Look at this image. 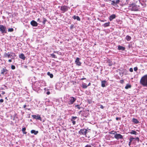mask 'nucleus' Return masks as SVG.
I'll return each instance as SVG.
<instances>
[{"instance_id": "obj_1", "label": "nucleus", "mask_w": 147, "mask_h": 147, "mask_svg": "<svg viewBox=\"0 0 147 147\" xmlns=\"http://www.w3.org/2000/svg\"><path fill=\"white\" fill-rule=\"evenodd\" d=\"M140 83L143 86L147 87V74L141 78Z\"/></svg>"}, {"instance_id": "obj_2", "label": "nucleus", "mask_w": 147, "mask_h": 147, "mask_svg": "<svg viewBox=\"0 0 147 147\" xmlns=\"http://www.w3.org/2000/svg\"><path fill=\"white\" fill-rule=\"evenodd\" d=\"M0 32L2 34L7 33V29L5 26L0 24Z\"/></svg>"}, {"instance_id": "obj_3", "label": "nucleus", "mask_w": 147, "mask_h": 147, "mask_svg": "<svg viewBox=\"0 0 147 147\" xmlns=\"http://www.w3.org/2000/svg\"><path fill=\"white\" fill-rule=\"evenodd\" d=\"M139 6H138L135 4H132L130 6L131 8L130 9L133 11H138L139 9Z\"/></svg>"}, {"instance_id": "obj_4", "label": "nucleus", "mask_w": 147, "mask_h": 147, "mask_svg": "<svg viewBox=\"0 0 147 147\" xmlns=\"http://www.w3.org/2000/svg\"><path fill=\"white\" fill-rule=\"evenodd\" d=\"M76 98L75 97L73 96L70 97L68 99V104L69 105H72L76 101Z\"/></svg>"}, {"instance_id": "obj_5", "label": "nucleus", "mask_w": 147, "mask_h": 147, "mask_svg": "<svg viewBox=\"0 0 147 147\" xmlns=\"http://www.w3.org/2000/svg\"><path fill=\"white\" fill-rule=\"evenodd\" d=\"M88 130L85 129H81L78 132L79 134L80 135H86L87 133Z\"/></svg>"}, {"instance_id": "obj_6", "label": "nucleus", "mask_w": 147, "mask_h": 147, "mask_svg": "<svg viewBox=\"0 0 147 147\" xmlns=\"http://www.w3.org/2000/svg\"><path fill=\"white\" fill-rule=\"evenodd\" d=\"M69 7L65 5H63L61 7L60 9L62 11V13H64L68 10Z\"/></svg>"}, {"instance_id": "obj_7", "label": "nucleus", "mask_w": 147, "mask_h": 147, "mask_svg": "<svg viewBox=\"0 0 147 147\" xmlns=\"http://www.w3.org/2000/svg\"><path fill=\"white\" fill-rule=\"evenodd\" d=\"M11 53H12V52H8V53H5L4 54V56L5 57L8 58H11L13 59L12 57H13L12 55H11Z\"/></svg>"}, {"instance_id": "obj_8", "label": "nucleus", "mask_w": 147, "mask_h": 147, "mask_svg": "<svg viewBox=\"0 0 147 147\" xmlns=\"http://www.w3.org/2000/svg\"><path fill=\"white\" fill-rule=\"evenodd\" d=\"M114 137L117 140L122 139L123 138V136L122 135L120 134L117 133L114 135Z\"/></svg>"}, {"instance_id": "obj_9", "label": "nucleus", "mask_w": 147, "mask_h": 147, "mask_svg": "<svg viewBox=\"0 0 147 147\" xmlns=\"http://www.w3.org/2000/svg\"><path fill=\"white\" fill-rule=\"evenodd\" d=\"M32 116L34 119L39 120L40 121H42L41 118V117L40 115L39 114H37V115H32Z\"/></svg>"}, {"instance_id": "obj_10", "label": "nucleus", "mask_w": 147, "mask_h": 147, "mask_svg": "<svg viewBox=\"0 0 147 147\" xmlns=\"http://www.w3.org/2000/svg\"><path fill=\"white\" fill-rule=\"evenodd\" d=\"M8 71L6 69L5 67L3 68L1 71V74L3 75L6 74L8 72Z\"/></svg>"}, {"instance_id": "obj_11", "label": "nucleus", "mask_w": 147, "mask_h": 147, "mask_svg": "<svg viewBox=\"0 0 147 147\" xmlns=\"http://www.w3.org/2000/svg\"><path fill=\"white\" fill-rule=\"evenodd\" d=\"M80 59L78 57H77L75 61V63L78 66H80L81 64V63L80 61Z\"/></svg>"}, {"instance_id": "obj_12", "label": "nucleus", "mask_w": 147, "mask_h": 147, "mask_svg": "<svg viewBox=\"0 0 147 147\" xmlns=\"http://www.w3.org/2000/svg\"><path fill=\"white\" fill-rule=\"evenodd\" d=\"M30 24L33 26L36 27L38 26V23L34 20H33L30 22Z\"/></svg>"}, {"instance_id": "obj_13", "label": "nucleus", "mask_w": 147, "mask_h": 147, "mask_svg": "<svg viewBox=\"0 0 147 147\" xmlns=\"http://www.w3.org/2000/svg\"><path fill=\"white\" fill-rule=\"evenodd\" d=\"M116 17L115 15V14H113L110 16L109 17V19L110 21L112 20L113 19L115 18Z\"/></svg>"}, {"instance_id": "obj_14", "label": "nucleus", "mask_w": 147, "mask_h": 147, "mask_svg": "<svg viewBox=\"0 0 147 147\" xmlns=\"http://www.w3.org/2000/svg\"><path fill=\"white\" fill-rule=\"evenodd\" d=\"M72 18H73L74 20L76 19L77 20L79 21H80V18L78 16H76L74 15L73 16Z\"/></svg>"}, {"instance_id": "obj_15", "label": "nucleus", "mask_w": 147, "mask_h": 147, "mask_svg": "<svg viewBox=\"0 0 147 147\" xmlns=\"http://www.w3.org/2000/svg\"><path fill=\"white\" fill-rule=\"evenodd\" d=\"M19 56L20 58L24 60H25V59L26 57H25L23 53H21L20 54Z\"/></svg>"}, {"instance_id": "obj_16", "label": "nucleus", "mask_w": 147, "mask_h": 147, "mask_svg": "<svg viewBox=\"0 0 147 147\" xmlns=\"http://www.w3.org/2000/svg\"><path fill=\"white\" fill-rule=\"evenodd\" d=\"M118 49L119 50H121L124 51L125 49V48L120 45L118 47Z\"/></svg>"}, {"instance_id": "obj_17", "label": "nucleus", "mask_w": 147, "mask_h": 147, "mask_svg": "<svg viewBox=\"0 0 147 147\" xmlns=\"http://www.w3.org/2000/svg\"><path fill=\"white\" fill-rule=\"evenodd\" d=\"M106 83V81L105 80L102 81H101V86L102 87H105V84Z\"/></svg>"}, {"instance_id": "obj_18", "label": "nucleus", "mask_w": 147, "mask_h": 147, "mask_svg": "<svg viewBox=\"0 0 147 147\" xmlns=\"http://www.w3.org/2000/svg\"><path fill=\"white\" fill-rule=\"evenodd\" d=\"M132 121L135 124H138L139 123L138 120L135 118H133L132 119Z\"/></svg>"}, {"instance_id": "obj_19", "label": "nucleus", "mask_w": 147, "mask_h": 147, "mask_svg": "<svg viewBox=\"0 0 147 147\" xmlns=\"http://www.w3.org/2000/svg\"><path fill=\"white\" fill-rule=\"evenodd\" d=\"M31 134H34V135H36L38 133V131H36L34 130H32L31 131Z\"/></svg>"}, {"instance_id": "obj_20", "label": "nucleus", "mask_w": 147, "mask_h": 147, "mask_svg": "<svg viewBox=\"0 0 147 147\" xmlns=\"http://www.w3.org/2000/svg\"><path fill=\"white\" fill-rule=\"evenodd\" d=\"M110 23L109 22L107 23H105L102 25V26L104 27H106L109 26Z\"/></svg>"}, {"instance_id": "obj_21", "label": "nucleus", "mask_w": 147, "mask_h": 147, "mask_svg": "<svg viewBox=\"0 0 147 147\" xmlns=\"http://www.w3.org/2000/svg\"><path fill=\"white\" fill-rule=\"evenodd\" d=\"M125 39L127 41H129L131 40V37L130 36L127 35L126 36Z\"/></svg>"}, {"instance_id": "obj_22", "label": "nucleus", "mask_w": 147, "mask_h": 147, "mask_svg": "<svg viewBox=\"0 0 147 147\" xmlns=\"http://www.w3.org/2000/svg\"><path fill=\"white\" fill-rule=\"evenodd\" d=\"M130 133L131 134H134L135 135H136L137 134V132L136 131L134 130H132L131 132H130Z\"/></svg>"}, {"instance_id": "obj_23", "label": "nucleus", "mask_w": 147, "mask_h": 147, "mask_svg": "<svg viewBox=\"0 0 147 147\" xmlns=\"http://www.w3.org/2000/svg\"><path fill=\"white\" fill-rule=\"evenodd\" d=\"M88 113L85 112L84 113L83 116L84 117H87L88 116Z\"/></svg>"}, {"instance_id": "obj_24", "label": "nucleus", "mask_w": 147, "mask_h": 147, "mask_svg": "<svg viewBox=\"0 0 147 147\" xmlns=\"http://www.w3.org/2000/svg\"><path fill=\"white\" fill-rule=\"evenodd\" d=\"M43 22L42 23L43 24H45L46 23V22L47 21V20L44 18H42Z\"/></svg>"}, {"instance_id": "obj_25", "label": "nucleus", "mask_w": 147, "mask_h": 147, "mask_svg": "<svg viewBox=\"0 0 147 147\" xmlns=\"http://www.w3.org/2000/svg\"><path fill=\"white\" fill-rule=\"evenodd\" d=\"M131 87V86L129 84H127L125 87V88L127 89L129 88H130Z\"/></svg>"}, {"instance_id": "obj_26", "label": "nucleus", "mask_w": 147, "mask_h": 147, "mask_svg": "<svg viewBox=\"0 0 147 147\" xmlns=\"http://www.w3.org/2000/svg\"><path fill=\"white\" fill-rule=\"evenodd\" d=\"M47 75L49 76L51 78H52L53 77V75L52 74L50 73L49 72H48L47 73Z\"/></svg>"}, {"instance_id": "obj_27", "label": "nucleus", "mask_w": 147, "mask_h": 147, "mask_svg": "<svg viewBox=\"0 0 147 147\" xmlns=\"http://www.w3.org/2000/svg\"><path fill=\"white\" fill-rule=\"evenodd\" d=\"M88 86L85 83H84L82 84V87L84 88H86Z\"/></svg>"}, {"instance_id": "obj_28", "label": "nucleus", "mask_w": 147, "mask_h": 147, "mask_svg": "<svg viewBox=\"0 0 147 147\" xmlns=\"http://www.w3.org/2000/svg\"><path fill=\"white\" fill-rule=\"evenodd\" d=\"M109 65L110 66H112L113 64L112 61H111V60H109Z\"/></svg>"}, {"instance_id": "obj_29", "label": "nucleus", "mask_w": 147, "mask_h": 147, "mask_svg": "<svg viewBox=\"0 0 147 147\" xmlns=\"http://www.w3.org/2000/svg\"><path fill=\"white\" fill-rule=\"evenodd\" d=\"M110 133V134H113L115 135L117 133L116 131H115L113 130L112 131H111V132Z\"/></svg>"}, {"instance_id": "obj_30", "label": "nucleus", "mask_w": 147, "mask_h": 147, "mask_svg": "<svg viewBox=\"0 0 147 147\" xmlns=\"http://www.w3.org/2000/svg\"><path fill=\"white\" fill-rule=\"evenodd\" d=\"M51 57L53 58H57V57L55 55L53 54H51Z\"/></svg>"}, {"instance_id": "obj_31", "label": "nucleus", "mask_w": 147, "mask_h": 147, "mask_svg": "<svg viewBox=\"0 0 147 147\" xmlns=\"http://www.w3.org/2000/svg\"><path fill=\"white\" fill-rule=\"evenodd\" d=\"M13 31V28H9L8 30V31L9 32H12Z\"/></svg>"}, {"instance_id": "obj_32", "label": "nucleus", "mask_w": 147, "mask_h": 147, "mask_svg": "<svg viewBox=\"0 0 147 147\" xmlns=\"http://www.w3.org/2000/svg\"><path fill=\"white\" fill-rule=\"evenodd\" d=\"M135 138H134L133 137L131 136L129 139V141H130V142H132L133 140Z\"/></svg>"}, {"instance_id": "obj_33", "label": "nucleus", "mask_w": 147, "mask_h": 147, "mask_svg": "<svg viewBox=\"0 0 147 147\" xmlns=\"http://www.w3.org/2000/svg\"><path fill=\"white\" fill-rule=\"evenodd\" d=\"M112 3H111V4L113 5H116L115 3V1H112Z\"/></svg>"}, {"instance_id": "obj_34", "label": "nucleus", "mask_w": 147, "mask_h": 147, "mask_svg": "<svg viewBox=\"0 0 147 147\" xmlns=\"http://www.w3.org/2000/svg\"><path fill=\"white\" fill-rule=\"evenodd\" d=\"M3 86L4 87H1L0 88V90H4L5 89V88H6L7 87V86H5V85H3Z\"/></svg>"}, {"instance_id": "obj_35", "label": "nucleus", "mask_w": 147, "mask_h": 147, "mask_svg": "<svg viewBox=\"0 0 147 147\" xmlns=\"http://www.w3.org/2000/svg\"><path fill=\"white\" fill-rule=\"evenodd\" d=\"M77 118V117H76L72 116L71 117V120H75Z\"/></svg>"}, {"instance_id": "obj_36", "label": "nucleus", "mask_w": 147, "mask_h": 147, "mask_svg": "<svg viewBox=\"0 0 147 147\" xmlns=\"http://www.w3.org/2000/svg\"><path fill=\"white\" fill-rule=\"evenodd\" d=\"M75 107H77V108L78 109H80L81 108V107H80V105H75Z\"/></svg>"}, {"instance_id": "obj_37", "label": "nucleus", "mask_w": 147, "mask_h": 147, "mask_svg": "<svg viewBox=\"0 0 147 147\" xmlns=\"http://www.w3.org/2000/svg\"><path fill=\"white\" fill-rule=\"evenodd\" d=\"M41 19L40 18H39L37 19V21L38 22H39L40 23L41 22Z\"/></svg>"}, {"instance_id": "obj_38", "label": "nucleus", "mask_w": 147, "mask_h": 147, "mask_svg": "<svg viewBox=\"0 0 147 147\" xmlns=\"http://www.w3.org/2000/svg\"><path fill=\"white\" fill-rule=\"evenodd\" d=\"M15 66L14 65H12L11 66V68L12 69H15Z\"/></svg>"}, {"instance_id": "obj_39", "label": "nucleus", "mask_w": 147, "mask_h": 147, "mask_svg": "<svg viewBox=\"0 0 147 147\" xmlns=\"http://www.w3.org/2000/svg\"><path fill=\"white\" fill-rule=\"evenodd\" d=\"M74 26L73 24H71L70 26V28L71 29H72Z\"/></svg>"}, {"instance_id": "obj_40", "label": "nucleus", "mask_w": 147, "mask_h": 147, "mask_svg": "<svg viewBox=\"0 0 147 147\" xmlns=\"http://www.w3.org/2000/svg\"><path fill=\"white\" fill-rule=\"evenodd\" d=\"M115 3L116 4H118L119 2H120V0H116L115 1Z\"/></svg>"}, {"instance_id": "obj_41", "label": "nucleus", "mask_w": 147, "mask_h": 147, "mask_svg": "<svg viewBox=\"0 0 147 147\" xmlns=\"http://www.w3.org/2000/svg\"><path fill=\"white\" fill-rule=\"evenodd\" d=\"M134 139L138 141V142L140 140L139 138L138 137H136V138H135Z\"/></svg>"}, {"instance_id": "obj_42", "label": "nucleus", "mask_w": 147, "mask_h": 147, "mask_svg": "<svg viewBox=\"0 0 147 147\" xmlns=\"http://www.w3.org/2000/svg\"><path fill=\"white\" fill-rule=\"evenodd\" d=\"M84 147H92L91 145L90 144H87Z\"/></svg>"}, {"instance_id": "obj_43", "label": "nucleus", "mask_w": 147, "mask_h": 147, "mask_svg": "<svg viewBox=\"0 0 147 147\" xmlns=\"http://www.w3.org/2000/svg\"><path fill=\"white\" fill-rule=\"evenodd\" d=\"M71 121L72 122V123L74 125L76 124V121H74V120H71Z\"/></svg>"}, {"instance_id": "obj_44", "label": "nucleus", "mask_w": 147, "mask_h": 147, "mask_svg": "<svg viewBox=\"0 0 147 147\" xmlns=\"http://www.w3.org/2000/svg\"><path fill=\"white\" fill-rule=\"evenodd\" d=\"M134 70L135 71H136L138 70V68L137 67H135L134 68Z\"/></svg>"}, {"instance_id": "obj_45", "label": "nucleus", "mask_w": 147, "mask_h": 147, "mask_svg": "<svg viewBox=\"0 0 147 147\" xmlns=\"http://www.w3.org/2000/svg\"><path fill=\"white\" fill-rule=\"evenodd\" d=\"M26 130V128L25 127H23L22 128V131H25Z\"/></svg>"}, {"instance_id": "obj_46", "label": "nucleus", "mask_w": 147, "mask_h": 147, "mask_svg": "<svg viewBox=\"0 0 147 147\" xmlns=\"http://www.w3.org/2000/svg\"><path fill=\"white\" fill-rule=\"evenodd\" d=\"M129 71L131 72H132L133 71V69L132 68H130L129 69Z\"/></svg>"}, {"instance_id": "obj_47", "label": "nucleus", "mask_w": 147, "mask_h": 147, "mask_svg": "<svg viewBox=\"0 0 147 147\" xmlns=\"http://www.w3.org/2000/svg\"><path fill=\"white\" fill-rule=\"evenodd\" d=\"M4 101V100L3 99H1L0 100V102L2 103Z\"/></svg>"}, {"instance_id": "obj_48", "label": "nucleus", "mask_w": 147, "mask_h": 147, "mask_svg": "<svg viewBox=\"0 0 147 147\" xmlns=\"http://www.w3.org/2000/svg\"><path fill=\"white\" fill-rule=\"evenodd\" d=\"M121 119V118H119V117H117L116 118V119L117 120H118L119 119V120H120Z\"/></svg>"}, {"instance_id": "obj_49", "label": "nucleus", "mask_w": 147, "mask_h": 147, "mask_svg": "<svg viewBox=\"0 0 147 147\" xmlns=\"http://www.w3.org/2000/svg\"><path fill=\"white\" fill-rule=\"evenodd\" d=\"M100 108L101 109H103L104 108V107L102 105H100Z\"/></svg>"}, {"instance_id": "obj_50", "label": "nucleus", "mask_w": 147, "mask_h": 147, "mask_svg": "<svg viewBox=\"0 0 147 147\" xmlns=\"http://www.w3.org/2000/svg\"><path fill=\"white\" fill-rule=\"evenodd\" d=\"M11 55H12L13 57L15 56H16L15 54L12 53H11Z\"/></svg>"}, {"instance_id": "obj_51", "label": "nucleus", "mask_w": 147, "mask_h": 147, "mask_svg": "<svg viewBox=\"0 0 147 147\" xmlns=\"http://www.w3.org/2000/svg\"><path fill=\"white\" fill-rule=\"evenodd\" d=\"M50 94V92L49 91H47V95H49Z\"/></svg>"}, {"instance_id": "obj_52", "label": "nucleus", "mask_w": 147, "mask_h": 147, "mask_svg": "<svg viewBox=\"0 0 147 147\" xmlns=\"http://www.w3.org/2000/svg\"><path fill=\"white\" fill-rule=\"evenodd\" d=\"M120 82L121 83H123V80H121L120 81Z\"/></svg>"}, {"instance_id": "obj_53", "label": "nucleus", "mask_w": 147, "mask_h": 147, "mask_svg": "<svg viewBox=\"0 0 147 147\" xmlns=\"http://www.w3.org/2000/svg\"><path fill=\"white\" fill-rule=\"evenodd\" d=\"M22 132H23V134H26L27 133V132H26L25 131H23Z\"/></svg>"}, {"instance_id": "obj_54", "label": "nucleus", "mask_w": 147, "mask_h": 147, "mask_svg": "<svg viewBox=\"0 0 147 147\" xmlns=\"http://www.w3.org/2000/svg\"><path fill=\"white\" fill-rule=\"evenodd\" d=\"M8 61L9 62H11L12 61V60L11 59H9L8 60Z\"/></svg>"}, {"instance_id": "obj_55", "label": "nucleus", "mask_w": 147, "mask_h": 147, "mask_svg": "<svg viewBox=\"0 0 147 147\" xmlns=\"http://www.w3.org/2000/svg\"><path fill=\"white\" fill-rule=\"evenodd\" d=\"M5 93V92L4 91H2V93H1L2 94H3V95Z\"/></svg>"}, {"instance_id": "obj_56", "label": "nucleus", "mask_w": 147, "mask_h": 147, "mask_svg": "<svg viewBox=\"0 0 147 147\" xmlns=\"http://www.w3.org/2000/svg\"><path fill=\"white\" fill-rule=\"evenodd\" d=\"M26 105H25L23 106V108H26Z\"/></svg>"}, {"instance_id": "obj_57", "label": "nucleus", "mask_w": 147, "mask_h": 147, "mask_svg": "<svg viewBox=\"0 0 147 147\" xmlns=\"http://www.w3.org/2000/svg\"><path fill=\"white\" fill-rule=\"evenodd\" d=\"M131 142H130V141H129V146H130V144H131Z\"/></svg>"}, {"instance_id": "obj_58", "label": "nucleus", "mask_w": 147, "mask_h": 147, "mask_svg": "<svg viewBox=\"0 0 147 147\" xmlns=\"http://www.w3.org/2000/svg\"><path fill=\"white\" fill-rule=\"evenodd\" d=\"M57 52H58V51H54V53H57Z\"/></svg>"}, {"instance_id": "obj_59", "label": "nucleus", "mask_w": 147, "mask_h": 147, "mask_svg": "<svg viewBox=\"0 0 147 147\" xmlns=\"http://www.w3.org/2000/svg\"><path fill=\"white\" fill-rule=\"evenodd\" d=\"M91 84V83H89L88 84V86H90Z\"/></svg>"}, {"instance_id": "obj_60", "label": "nucleus", "mask_w": 147, "mask_h": 147, "mask_svg": "<svg viewBox=\"0 0 147 147\" xmlns=\"http://www.w3.org/2000/svg\"><path fill=\"white\" fill-rule=\"evenodd\" d=\"M86 79L85 78H82L81 79V80H84V79Z\"/></svg>"}, {"instance_id": "obj_61", "label": "nucleus", "mask_w": 147, "mask_h": 147, "mask_svg": "<svg viewBox=\"0 0 147 147\" xmlns=\"http://www.w3.org/2000/svg\"><path fill=\"white\" fill-rule=\"evenodd\" d=\"M26 109H28V110H30V109H28V108H26Z\"/></svg>"}, {"instance_id": "obj_62", "label": "nucleus", "mask_w": 147, "mask_h": 147, "mask_svg": "<svg viewBox=\"0 0 147 147\" xmlns=\"http://www.w3.org/2000/svg\"><path fill=\"white\" fill-rule=\"evenodd\" d=\"M5 99H7V97H6L5 98Z\"/></svg>"}, {"instance_id": "obj_63", "label": "nucleus", "mask_w": 147, "mask_h": 147, "mask_svg": "<svg viewBox=\"0 0 147 147\" xmlns=\"http://www.w3.org/2000/svg\"><path fill=\"white\" fill-rule=\"evenodd\" d=\"M0 97H1V95L0 94Z\"/></svg>"}]
</instances>
